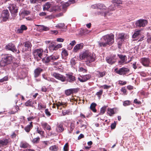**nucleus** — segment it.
Masks as SVG:
<instances>
[{"mask_svg":"<svg viewBox=\"0 0 151 151\" xmlns=\"http://www.w3.org/2000/svg\"><path fill=\"white\" fill-rule=\"evenodd\" d=\"M43 62L45 63H47L50 62L51 61L50 56L45 57L42 59Z\"/></svg>","mask_w":151,"mask_h":151,"instance_id":"393cba45","label":"nucleus"},{"mask_svg":"<svg viewBox=\"0 0 151 151\" xmlns=\"http://www.w3.org/2000/svg\"><path fill=\"white\" fill-rule=\"evenodd\" d=\"M46 107V106L45 104H42L41 102H39L38 104V109L40 110L43 109H45Z\"/></svg>","mask_w":151,"mask_h":151,"instance_id":"c756f323","label":"nucleus"},{"mask_svg":"<svg viewBox=\"0 0 151 151\" xmlns=\"http://www.w3.org/2000/svg\"><path fill=\"white\" fill-rule=\"evenodd\" d=\"M62 55L65 57L68 56V54L67 51L65 50H63L62 52Z\"/></svg>","mask_w":151,"mask_h":151,"instance_id":"6e6d98bb","label":"nucleus"},{"mask_svg":"<svg viewBox=\"0 0 151 151\" xmlns=\"http://www.w3.org/2000/svg\"><path fill=\"white\" fill-rule=\"evenodd\" d=\"M41 125L44 130H47L50 131L51 128L50 126L46 122L42 123Z\"/></svg>","mask_w":151,"mask_h":151,"instance_id":"aec40b11","label":"nucleus"},{"mask_svg":"<svg viewBox=\"0 0 151 151\" xmlns=\"http://www.w3.org/2000/svg\"><path fill=\"white\" fill-rule=\"evenodd\" d=\"M9 65L7 62L5 61V60L2 58L0 61V66L4 67Z\"/></svg>","mask_w":151,"mask_h":151,"instance_id":"c85d7f7f","label":"nucleus"},{"mask_svg":"<svg viewBox=\"0 0 151 151\" xmlns=\"http://www.w3.org/2000/svg\"><path fill=\"white\" fill-rule=\"evenodd\" d=\"M148 23L147 20L145 19H139L137 20L135 23L137 27H144L146 26Z\"/></svg>","mask_w":151,"mask_h":151,"instance_id":"423d86ee","label":"nucleus"},{"mask_svg":"<svg viewBox=\"0 0 151 151\" xmlns=\"http://www.w3.org/2000/svg\"><path fill=\"white\" fill-rule=\"evenodd\" d=\"M40 138L39 137L33 139L32 140V142L34 144H37L39 142Z\"/></svg>","mask_w":151,"mask_h":151,"instance_id":"72a5a7b5","label":"nucleus"},{"mask_svg":"<svg viewBox=\"0 0 151 151\" xmlns=\"http://www.w3.org/2000/svg\"><path fill=\"white\" fill-rule=\"evenodd\" d=\"M79 58L81 60H85L86 64L90 66L91 63L96 60V55L93 53H91L88 50H86L80 52Z\"/></svg>","mask_w":151,"mask_h":151,"instance_id":"f257e3e1","label":"nucleus"},{"mask_svg":"<svg viewBox=\"0 0 151 151\" xmlns=\"http://www.w3.org/2000/svg\"><path fill=\"white\" fill-rule=\"evenodd\" d=\"M56 27L59 29L65 28V25L64 23H60L58 24Z\"/></svg>","mask_w":151,"mask_h":151,"instance_id":"8fccbe9b","label":"nucleus"},{"mask_svg":"<svg viewBox=\"0 0 151 151\" xmlns=\"http://www.w3.org/2000/svg\"><path fill=\"white\" fill-rule=\"evenodd\" d=\"M51 60L55 61L57 60L59 58V55L58 54L55 55H53L50 56Z\"/></svg>","mask_w":151,"mask_h":151,"instance_id":"7c9ffc66","label":"nucleus"},{"mask_svg":"<svg viewBox=\"0 0 151 151\" xmlns=\"http://www.w3.org/2000/svg\"><path fill=\"white\" fill-rule=\"evenodd\" d=\"M62 114L63 116H65L66 115H70L71 114V112L69 110H66L63 111Z\"/></svg>","mask_w":151,"mask_h":151,"instance_id":"de8ad7c7","label":"nucleus"},{"mask_svg":"<svg viewBox=\"0 0 151 151\" xmlns=\"http://www.w3.org/2000/svg\"><path fill=\"white\" fill-rule=\"evenodd\" d=\"M140 30L135 31L132 36V38H134L137 37L140 34Z\"/></svg>","mask_w":151,"mask_h":151,"instance_id":"f704fd0d","label":"nucleus"},{"mask_svg":"<svg viewBox=\"0 0 151 151\" xmlns=\"http://www.w3.org/2000/svg\"><path fill=\"white\" fill-rule=\"evenodd\" d=\"M116 124L115 122L111 124V129H114L116 127Z\"/></svg>","mask_w":151,"mask_h":151,"instance_id":"774afa93","label":"nucleus"},{"mask_svg":"<svg viewBox=\"0 0 151 151\" xmlns=\"http://www.w3.org/2000/svg\"><path fill=\"white\" fill-rule=\"evenodd\" d=\"M104 40L103 39V38L101 39V41L98 42V45L99 47H105L107 46V44L106 43V42H104Z\"/></svg>","mask_w":151,"mask_h":151,"instance_id":"5701e85b","label":"nucleus"},{"mask_svg":"<svg viewBox=\"0 0 151 151\" xmlns=\"http://www.w3.org/2000/svg\"><path fill=\"white\" fill-rule=\"evenodd\" d=\"M97 73V75L99 78H102L106 74V72L105 71L101 72L97 70L96 71Z\"/></svg>","mask_w":151,"mask_h":151,"instance_id":"4be33fe9","label":"nucleus"},{"mask_svg":"<svg viewBox=\"0 0 151 151\" xmlns=\"http://www.w3.org/2000/svg\"><path fill=\"white\" fill-rule=\"evenodd\" d=\"M131 104V102L129 100L124 101L123 103V105L124 106L130 105Z\"/></svg>","mask_w":151,"mask_h":151,"instance_id":"a18cd8bd","label":"nucleus"},{"mask_svg":"<svg viewBox=\"0 0 151 151\" xmlns=\"http://www.w3.org/2000/svg\"><path fill=\"white\" fill-rule=\"evenodd\" d=\"M116 56L115 55L106 57V60L109 63L112 64L116 62Z\"/></svg>","mask_w":151,"mask_h":151,"instance_id":"9b49d317","label":"nucleus"},{"mask_svg":"<svg viewBox=\"0 0 151 151\" xmlns=\"http://www.w3.org/2000/svg\"><path fill=\"white\" fill-rule=\"evenodd\" d=\"M130 71L129 68L125 67H122L118 69L116 68L114 69V71L116 73L120 75L124 76L129 73Z\"/></svg>","mask_w":151,"mask_h":151,"instance_id":"39448f33","label":"nucleus"},{"mask_svg":"<svg viewBox=\"0 0 151 151\" xmlns=\"http://www.w3.org/2000/svg\"><path fill=\"white\" fill-rule=\"evenodd\" d=\"M8 80V77L5 76L0 79V83H3L4 81H6Z\"/></svg>","mask_w":151,"mask_h":151,"instance_id":"09e8293b","label":"nucleus"},{"mask_svg":"<svg viewBox=\"0 0 151 151\" xmlns=\"http://www.w3.org/2000/svg\"><path fill=\"white\" fill-rule=\"evenodd\" d=\"M111 87L110 86H108L107 85H104L101 86V87L103 88L104 89H108Z\"/></svg>","mask_w":151,"mask_h":151,"instance_id":"680f3d73","label":"nucleus"},{"mask_svg":"<svg viewBox=\"0 0 151 151\" xmlns=\"http://www.w3.org/2000/svg\"><path fill=\"white\" fill-rule=\"evenodd\" d=\"M114 108L111 109L109 108L107 110V113L111 116H112L115 114L114 109Z\"/></svg>","mask_w":151,"mask_h":151,"instance_id":"412c9836","label":"nucleus"},{"mask_svg":"<svg viewBox=\"0 0 151 151\" xmlns=\"http://www.w3.org/2000/svg\"><path fill=\"white\" fill-rule=\"evenodd\" d=\"M56 130L57 132H63L64 130V129L63 127V125L61 124L58 125L56 129Z\"/></svg>","mask_w":151,"mask_h":151,"instance_id":"bb28decb","label":"nucleus"},{"mask_svg":"<svg viewBox=\"0 0 151 151\" xmlns=\"http://www.w3.org/2000/svg\"><path fill=\"white\" fill-rule=\"evenodd\" d=\"M43 50L41 49H37L34 50L32 54L35 59L38 61L42 58Z\"/></svg>","mask_w":151,"mask_h":151,"instance_id":"20e7f679","label":"nucleus"},{"mask_svg":"<svg viewBox=\"0 0 151 151\" xmlns=\"http://www.w3.org/2000/svg\"><path fill=\"white\" fill-rule=\"evenodd\" d=\"M60 74L56 72L53 73L52 74V76L54 77L57 79H58L60 76Z\"/></svg>","mask_w":151,"mask_h":151,"instance_id":"37998d69","label":"nucleus"},{"mask_svg":"<svg viewBox=\"0 0 151 151\" xmlns=\"http://www.w3.org/2000/svg\"><path fill=\"white\" fill-rule=\"evenodd\" d=\"M64 104V103L60 102H58L56 104V105L58 109V108L60 106H63Z\"/></svg>","mask_w":151,"mask_h":151,"instance_id":"13d9d810","label":"nucleus"},{"mask_svg":"<svg viewBox=\"0 0 151 151\" xmlns=\"http://www.w3.org/2000/svg\"><path fill=\"white\" fill-rule=\"evenodd\" d=\"M20 28L23 30H26L27 29V27L24 25H22L20 27Z\"/></svg>","mask_w":151,"mask_h":151,"instance_id":"338daca9","label":"nucleus"},{"mask_svg":"<svg viewBox=\"0 0 151 151\" xmlns=\"http://www.w3.org/2000/svg\"><path fill=\"white\" fill-rule=\"evenodd\" d=\"M49 50L52 51L55 50V43L52 42L50 44L49 46Z\"/></svg>","mask_w":151,"mask_h":151,"instance_id":"a878e982","label":"nucleus"},{"mask_svg":"<svg viewBox=\"0 0 151 151\" xmlns=\"http://www.w3.org/2000/svg\"><path fill=\"white\" fill-rule=\"evenodd\" d=\"M78 71L82 72L83 73H87V70L86 68H83L82 67H79Z\"/></svg>","mask_w":151,"mask_h":151,"instance_id":"c03bdc74","label":"nucleus"},{"mask_svg":"<svg viewBox=\"0 0 151 151\" xmlns=\"http://www.w3.org/2000/svg\"><path fill=\"white\" fill-rule=\"evenodd\" d=\"M24 46L26 48L24 50H22V51L24 52V51L29 50H31V48L32 46L31 43L29 41H26L24 42L23 43Z\"/></svg>","mask_w":151,"mask_h":151,"instance_id":"4468645a","label":"nucleus"},{"mask_svg":"<svg viewBox=\"0 0 151 151\" xmlns=\"http://www.w3.org/2000/svg\"><path fill=\"white\" fill-rule=\"evenodd\" d=\"M3 58L5 59V61L7 62L8 64L11 63L12 60V57L8 55H5Z\"/></svg>","mask_w":151,"mask_h":151,"instance_id":"a211bd4d","label":"nucleus"},{"mask_svg":"<svg viewBox=\"0 0 151 151\" xmlns=\"http://www.w3.org/2000/svg\"><path fill=\"white\" fill-rule=\"evenodd\" d=\"M30 12L29 11L25 10L22 11L21 12V14H23L25 16H27L30 14Z\"/></svg>","mask_w":151,"mask_h":151,"instance_id":"49530a36","label":"nucleus"},{"mask_svg":"<svg viewBox=\"0 0 151 151\" xmlns=\"http://www.w3.org/2000/svg\"><path fill=\"white\" fill-rule=\"evenodd\" d=\"M103 93V91L102 90H100L99 92H97L96 95L99 97H100L102 95Z\"/></svg>","mask_w":151,"mask_h":151,"instance_id":"603ef678","label":"nucleus"},{"mask_svg":"<svg viewBox=\"0 0 151 151\" xmlns=\"http://www.w3.org/2000/svg\"><path fill=\"white\" fill-rule=\"evenodd\" d=\"M83 47V44L82 43L77 44L73 48V51L75 52H77L79 50L82 49Z\"/></svg>","mask_w":151,"mask_h":151,"instance_id":"dca6fc26","label":"nucleus"},{"mask_svg":"<svg viewBox=\"0 0 151 151\" xmlns=\"http://www.w3.org/2000/svg\"><path fill=\"white\" fill-rule=\"evenodd\" d=\"M51 4L50 2H47L43 5V10L44 11L48 10V9L50 8L51 6Z\"/></svg>","mask_w":151,"mask_h":151,"instance_id":"cd10ccee","label":"nucleus"},{"mask_svg":"<svg viewBox=\"0 0 151 151\" xmlns=\"http://www.w3.org/2000/svg\"><path fill=\"white\" fill-rule=\"evenodd\" d=\"M118 56L119 57V58L122 60H123V62H125V60H127V57L126 55H118Z\"/></svg>","mask_w":151,"mask_h":151,"instance_id":"ea45409f","label":"nucleus"},{"mask_svg":"<svg viewBox=\"0 0 151 151\" xmlns=\"http://www.w3.org/2000/svg\"><path fill=\"white\" fill-rule=\"evenodd\" d=\"M65 94L67 96H70L72 94L71 89H69L65 91Z\"/></svg>","mask_w":151,"mask_h":151,"instance_id":"a19ab883","label":"nucleus"},{"mask_svg":"<svg viewBox=\"0 0 151 151\" xmlns=\"http://www.w3.org/2000/svg\"><path fill=\"white\" fill-rule=\"evenodd\" d=\"M114 2L118 4H122V1L121 0H115L114 1Z\"/></svg>","mask_w":151,"mask_h":151,"instance_id":"e2e57ef3","label":"nucleus"},{"mask_svg":"<svg viewBox=\"0 0 151 151\" xmlns=\"http://www.w3.org/2000/svg\"><path fill=\"white\" fill-rule=\"evenodd\" d=\"M71 64L72 65H74L76 64V61L74 58H72L70 60Z\"/></svg>","mask_w":151,"mask_h":151,"instance_id":"69168bd1","label":"nucleus"},{"mask_svg":"<svg viewBox=\"0 0 151 151\" xmlns=\"http://www.w3.org/2000/svg\"><path fill=\"white\" fill-rule=\"evenodd\" d=\"M102 38L107 45L110 46L114 42V35L112 34L105 35Z\"/></svg>","mask_w":151,"mask_h":151,"instance_id":"7ed1b4c3","label":"nucleus"},{"mask_svg":"<svg viewBox=\"0 0 151 151\" xmlns=\"http://www.w3.org/2000/svg\"><path fill=\"white\" fill-rule=\"evenodd\" d=\"M5 48L7 50L11 51L14 52H17V49L15 45L12 42L9 43L6 45Z\"/></svg>","mask_w":151,"mask_h":151,"instance_id":"0eeeda50","label":"nucleus"},{"mask_svg":"<svg viewBox=\"0 0 151 151\" xmlns=\"http://www.w3.org/2000/svg\"><path fill=\"white\" fill-rule=\"evenodd\" d=\"M97 106L96 104L95 103H92L90 105V108L93 112L96 113L97 110L96 109V107Z\"/></svg>","mask_w":151,"mask_h":151,"instance_id":"b1692460","label":"nucleus"},{"mask_svg":"<svg viewBox=\"0 0 151 151\" xmlns=\"http://www.w3.org/2000/svg\"><path fill=\"white\" fill-rule=\"evenodd\" d=\"M45 113L46 115L48 116H50L51 115V114L49 111L48 109H45Z\"/></svg>","mask_w":151,"mask_h":151,"instance_id":"5fc2aeb1","label":"nucleus"},{"mask_svg":"<svg viewBox=\"0 0 151 151\" xmlns=\"http://www.w3.org/2000/svg\"><path fill=\"white\" fill-rule=\"evenodd\" d=\"M58 80H60L62 82H65L66 81V78L65 76L60 74Z\"/></svg>","mask_w":151,"mask_h":151,"instance_id":"79ce46f5","label":"nucleus"},{"mask_svg":"<svg viewBox=\"0 0 151 151\" xmlns=\"http://www.w3.org/2000/svg\"><path fill=\"white\" fill-rule=\"evenodd\" d=\"M134 103V104H137L138 105H140L141 104V102L139 101L137 99H135L133 101Z\"/></svg>","mask_w":151,"mask_h":151,"instance_id":"bf43d9fd","label":"nucleus"},{"mask_svg":"<svg viewBox=\"0 0 151 151\" xmlns=\"http://www.w3.org/2000/svg\"><path fill=\"white\" fill-rule=\"evenodd\" d=\"M140 62L145 67H149L150 64V59L149 58H141Z\"/></svg>","mask_w":151,"mask_h":151,"instance_id":"1a4fd4ad","label":"nucleus"},{"mask_svg":"<svg viewBox=\"0 0 151 151\" xmlns=\"http://www.w3.org/2000/svg\"><path fill=\"white\" fill-rule=\"evenodd\" d=\"M29 145L27 142H21L20 145V147L22 148H26L28 147Z\"/></svg>","mask_w":151,"mask_h":151,"instance_id":"2f4dec72","label":"nucleus"},{"mask_svg":"<svg viewBox=\"0 0 151 151\" xmlns=\"http://www.w3.org/2000/svg\"><path fill=\"white\" fill-rule=\"evenodd\" d=\"M43 70L40 67L36 68L34 71V77L36 78L40 75L41 73L43 71Z\"/></svg>","mask_w":151,"mask_h":151,"instance_id":"f8f14e48","label":"nucleus"},{"mask_svg":"<svg viewBox=\"0 0 151 151\" xmlns=\"http://www.w3.org/2000/svg\"><path fill=\"white\" fill-rule=\"evenodd\" d=\"M46 79L49 81H51L55 83H58V81L52 78H46Z\"/></svg>","mask_w":151,"mask_h":151,"instance_id":"4c0bfd02","label":"nucleus"},{"mask_svg":"<svg viewBox=\"0 0 151 151\" xmlns=\"http://www.w3.org/2000/svg\"><path fill=\"white\" fill-rule=\"evenodd\" d=\"M129 37V36L127 34L124 33H119L118 36L117 40L118 45L119 48H120L122 44L126 41Z\"/></svg>","mask_w":151,"mask_h":151,"instance_id":"f03ea898","label":"nucleus"},{"mask_svg":"<svg viewBox=\"0 0 151 151\" xmlns=\"http://www.w3.org/2000/svg\"><path fill=\"white\" fill-rule=\"evenodd\" d=\"M36 131L37 132L40 134L41 136H44V131L42 130L41 128H39V127H37Z\"/></svg>","mask_w":151,"mask_h":151,"instance_id":"58836bf2","label":"nucleus"},{"mask_svg":"<svg viewBox=\"0 0 151 151\" xmlns=\"http://www.w3.org/2000/svg\"><path fill=\"white\" fill-rule=\"evenodd\" d=\"M67 80L70 83H73L76 80V78L75 76L70 74H66Z\"/></svg>","mask_w":151,"mask_h":151,"instance_id":"2eb2a0df","label":"nucleus"},{"mask_svg":"<svg viewBox=\"0 0 151 151\" xmlns=\"http://www.w3.org/2000/svg\"><path fill=\"white\" fill-rule=\"evenodd\" d=\"M121 91L122 92H123V93L124 95L127 94V91L126 89L125 88V87H123L121 89Z\"/></svg>","mask_w":151,"mask_h":151,"instance_id":"864d4df0","label":"nucleus"},{"mask_svg":"<svg viewBox=\"0 0 151 151\" xmlns=\"http://www.w3.org/2000/svg\"><path fill=\"white\" fill-rule=\"evenodd\" d=\"M91 77L89 74L80 76L78 78V80L81 82H84L89 80Z\"/></svg>","mask_w":151,"mask_h":151,"instance_id":"6e6552de","label":"nucleus"},{"mask_svg":"<svg viewBox=\"0 0 151 151\" xmlns=\"http://www.w3.org/2000/svg\"><path fill=\"white\" fill-rule=\"evenodd\" d=\"M127 83V82L126 81H119V84L121 85H126Z\"/></svg>","mask_w":151,"mask_h":151,"instance_id":"052dcab7","label":"nucleus"},{"mask_svg":"<svg viewBox=\"0 0 151 151\" xmlns=\"http://www.w3.org/2000/svg\"><path fill=\"white\" fill-rule=\"evenodd\" d=\"M9 15V14L8 10H4L2 14V20L4 22L8 20Z\"/></svg>","mask_w":151,"mask_h":151,"instance_id":"9d476101","label":"nucleus"},{"mask_svg":"<svg viewBox=\"0 0 151 151\" xmlns=\"http://www.w3.org/2000/svg\"><path fill=\"white\" fill-rule=\"evenodd\" d=\"M16 8V5L14 4H10L8 7L11 13L14 14H16L18 12V9L15 8Z\"/></svg>","mask_w":151,"mask_h":151,"instance_id":"ddd939ff","label":"nucleus"},{"mask_svg":"<svg viewBox=\"0 0 151 151\" xmlns=\"http://www.w3.org/2000/svg\"><path fill=\"white\" fill-rule=\"evenodd\" d=\"M32 101L31 99L28 100L25 103V106H26L33 107Z\"/></svg>","mask_w":151,"mask_h":151,"instance_id":"473e14b6","label":"nucleus"},{"mask_svg":"<svg viewBox=\"0 0 151 151\" xmlns=\"http://www.w3.org/2000/svg\"><path fill=\"white\" fill-rule=\"evenodd\" d=\"M72 94L74 93H76L78 91V89L76 88H71Z\"/></svg>","mask_w":151,"mask_h":151,"instance_id":"0e129e2a","label":"nucleus"},{"mask_svg":"<svg viewBox=\"0 0 151 151\" xmlns=\"http://www.w3.org/2000/svg\"><path fill=\"white\" fill-rule=\"evenodd\" d=\"M8 143L9 139H3L2 140H0V148L2 147L7 145Z\"/></svg>","mask_w":151,"mask_h":151,"instance_id":"6ab92c4d","label":"nucleus"},{"mask_svg":"<svg viewBox=\"0 0 151 151\" xmlns=\"http://www.w3.org/2000/svg\"><path fill=\"white\" fill-rule=\"evenodd\" d=\"M29 124L27 125L25 128L24 129L27 133L29 132L33 127V122H31L29 123Z\"/></svg>","mask_w":151,"mask_h":151,"instance_id":"f3484780","label":"nucleus"},{"mask_svg":"<svg viewBox=\"0 0 151 151\" xmlns=\"http://www.w3.org/2000/svg\"><path fill=\"white\" fill-rule=\"evenodd\" d=\"M107 106H104L103 107H102L100 110V112L99 114H104L106 110V108L107 107Z\"/></svg>","mask_w":151,"mask_h":151,"instance_id":"e433bc0d","label":"nucleus"},{"mask_svg":"<svg viewBox=\"0 0 151 151\" xmlns=\"http://www.w3.org/2000/svg\"><path fill=\"white\" fill-rule=\"evenodd\" d=\"M58 148V146L56 145H54L50 147L49 149L51 151H57Z\"/></svg>","mask_w":151,"mask_h":151,"instance_id":"c9c22d12","label":"nucleus"},{"mask_svg":"<svg viewBox=\"0 0 151 151\" xmlns=\"http://www.w3.org/2000/svg\"><path fill=\"white\" fill-rule=\"evenodd\" d=\"M58 7L56 6L53 7L50 9V12H56L58 10Z\"/></svg>","mask_w":151,"mask_h":151,"instance_id":"4d7b16f0","label":"nucleus"},{"mask_svg":"<svg viewBox=\"0 0 151 151\" xmlns=\"http://www.w3.org/2000/svg\"><path fill=\"white\" fill-rule=\"evenodd\" d=\"M69 150V146L68 143H66L64 145L63 147L64 151H68Z\"/></svg>","mask_w":151,"mask_h":151,"instance_id":"3c124183","label":"nucleus"}]
</instances>
